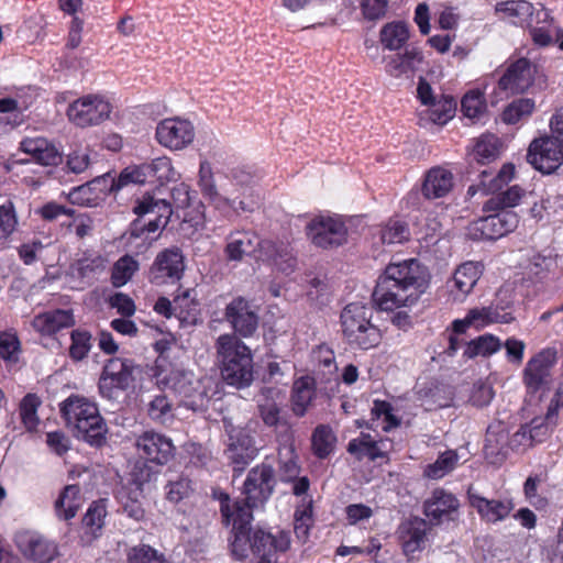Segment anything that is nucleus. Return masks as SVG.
<instances>
[{
  "instance_id": "44",
  "label": "nucleus",
  "mask_w": 563,
  "mask_h": 563,
  "mask_svg": "<svg viewBox=\"0 0 563 563\" xmlns=\"http://www.w3.org/2000/svg\"><path fill=\"white\" fill-rule=\"evenodd\" d=\"M536 101L531 98H518L510 102L503 111L501 119L507 124H517L532 115Z\"/></svg>"
},
{
  "instance_id": "38",
  "label": "nucleus",
  "mask_w": 563,
  "mask_h": 563,
  "mask_svg": "<svg viewBox=\"0 0 563 563\" xmlns=\"http://www.w3.org/2000/svg\"><path fill=\"white\" fill-rule=\"evenodd\" d=\"M81 504L79 486L68 485L55 501L56 515L59 519L69 520L76 516Z\"/></svg>"
},
{
  "instance_id": "29",
  "label": "nucleus",
  "mask_w": 563,
  "mask_h": 563,
  "mask_svg": "<svg viewBox=\"0 0 563 563\" xmlns=\"http://www.w3.org/2000/svg\"><path fill=\"white\" fill-rule=\"evenodd\" d=\"M263 240L251 231H234L227 236L224 249L229 261L241 262L244 256H253L256 260L257 250Z\"/></svg>"
},
{
  "instance_id": "26",
  "label": "nucleus",
  "mask_w": 563,
  "mask_h": 563,
  "mask_svg": "<svg viewBox=\"0 0 563 563\" xmlns=\"http://www.w3.org/2000/svg\"><path fill=\"white\" fill-rule=\"evenodd\" d=\"M19 150L42 166H55L62 162V154L56 145L42 136L23 139Z\"/></svg>"
},
{
  "instance_id": "17",
  "label": "nucleus",
  "mask_w": 563,
  "mask_h": 563,
  "mask_svg": "<svg viewBox=\"0 0 563 563\" xmlns=\"http://www.w3.org/2000/svg\"><path fill=\"white\" fill-rule=\"evenodd\" d=\"M512 320L510 312L497 305H489L470 309L464 319L453 321L452 328L455 333H464L470 327L483 329L493 323H509Z\"/></svg>"
},
{
  "instance_id": "33",
  "label": "nucleus",
  "mask_w": 563,
  "mask_h": 563,
  "mask_svg": "<svg viewBox=\"0 0 563 563\" xmlns=\"http://www.w3.org/2000/svg\"><path fill=\"white\" fill-rule=\"evenodd\" d=\"M146 181L147 177L143 164L139 166H129L124 168L120 173L118 178L112 177L110 173H106L104 175L92 179V183L95 184H109V191H118L130 184L142 185L145 184Z\"/></svg>"
},
{
  "instance_id": "32",
  "label": "nucleus",
  "mask_w": 563,
  "mask_h": 563,
  "mask_svg": "<svg viewBox=\"0 0 563 563\" xmlns=\"http://www.w3.org/2000/svg\"><path fill=\"white\" fill-rule=\"evenodd\" d=\"M400 539L406 555H411L424 548L427 523L422 519H413L400 527Z\"/></svg>"
},
{
  "instance_id": "31",
  "label": "nucleus",
  "mask_w": 563,
  "mask_h": 563,
  "mask_svg": "<svg viewBox=\"0 0 563 563\" xmlns=\"http://www.w3.org/2000/svg\"><path fill=\"white\" fill-rule=\"evenodd\" d=\"M508 440V432L501 422L488 427L484 452L490 463L497 464L505 460L507 455V444L509 445Z\"/></svg>"
},
{
  "instance_id": "20",
  "label": "nucleus",
  "mask_w": 563,
  "mask_h": 563,
  "mask_svg": "<svg viewBox=\"0 0 563 563\" xmlns=\"http://www.w3.org/2000/svg\"><path fill=\"white\" fill-rule=\"evenodd\" d=\"M537 68L527 58H520L509 65L506 73L498 81L501 90L509 91L511 95L526 92L534 82Z\"/></svg>"
},
{
  "instance_id": "41",
  "label": "nucleus",
  "mask_w": 563,
  "mask_h": 563,
  "mask_svg": "<svg viewBox=\"0 0 563 563\" xmlns=\"http://www.w3.org/2000/svg\"><path fill=\"white\" fill-rule=\"evenodd\" d=\"M143 497V492L140 488L123 487L120 492L123 511L135 521H141L145 518V509L142 503Z\"/></svg>"
},
{
  "instance_id": "13",
  "label": "nucleus",
  "mask_w": 563,
  "mask_h": 563,
  "mask_svg": "<svg viewBox=\"0 0 563 563\" xmlns=\"http://www.w3.org/2000/svg\"><path fill=\"white\" fill-rule=\"evenodd\" d=\"M155 137L167 150L183 151L194 143L196 129L188 119L180 117L167 118L157 124Z\"/></svg>"
},
{
  "instance_id": "6",
  "label": "nucleus",
  "mask_w": 563,
  "mask_h": 563,
  "mask_svg": "<svg viewBox=\"0 0 563 563\" xmlns=\"http://www.w3.org/2000/svg\"><path fill=\"white\" fill-rule=\"evenodd\" d=\"M372 308L353 302L345 306L341 312V328L346 342L361 350L376 347L383 338L380 329L373 323Z\"/></svg>"
},
{
  "instance_id": "61",
  "label": "nucleus",
  "mask_w": 563,
  "mask_h": 563,
  "mask_svg": "<svg viewBox=\"0 0 563 563\" xmlns=\"http://www.w3.org/2000/svg\"><path fill=\"white\" fill-rule=\"evenodd\" d=\"M20 353V341L13 332H0V356L8 362H16Z\"/></svg>"
},
{
  "instance_id": "11",
  "label": "nucleus",
  "mask_w": 563,
  "mask_h": 563,
  "mask_svg": "<svg viewBox=\"0 0 563 563\" xmlns=\"http://www.w3.org/2000/svg\"><path fill=\"white\" fill-rule=\"evenodd\" d=\"M527 161L542 174H552L563 165V144L545 133L531 141Z\"/></svg>"
},
{
  "instance_id": "48",
  "label": "nucleus",
  "mask_w": 563,
  "mask_h": 563,
  "mask_svg": "<svg viewBox=\"0 0 563 563\" xmlns=\"http://www.w3.org/2000/svg\"><path fill=\"white\" fill-rule=\"evenodd\" d=\"M459 463V455L453 450L441 453L434 463L424 470V476L431 479H440L452 472Z\"/></svg>"
},
{
  "instance_id": "55",
  "label": "nucleus",
  "mask_w": 563,
  "mask_h": 563,
  "mask_svg": "<svg viewBox=\"0 0 563 563\" xmlns=\"http://www.w3.org/2000/svg\"><path fill=\"white\" fill-rule=\"evenodd\" d=\"M41 405L40 398L35 394H27L20 404V416L30 431L34 430L38 424L37 409Z\"/></svg>"
},
{
  "instance_id": "36",
  "label": "nucleus",
  "mask_w": 563,
  "mask_h": 563,
  "mask_svg": "<svg viewBox=\"0 0 563 563\" xmlns=\"http://www.w3.org/2000/svg\"><path fill=\"white\" fill-rule=\"evenodd\" d=\"M385 446V442L380 441L378 443L369 434L362 433L358 439L349 442L347 451L355 455L357 460L368 457L371 461H376L378 459H386Z\"/></svg>"
},
{
  "instance_id": "53",
  "label": "nucleus",
  "mask_w": 563,
  "mask_h": 563,
  "mask_svg": "<svg viewBox=\"0 0 563 563\" xmlns=\"http://www.w3.org/2000/svg\"><path fill=\"white\" fill-rule=\"evenodd\" d=\"M334 443L335 437L328 426L321 424L316 428L312 434V449L318 457H327L332 452Z\"/></svg>"
},
{
  "instance_id": "34",
  "label": "nucleus",
  "mask_w": 563,
  "mask_h": 563,
  "mask_svg": "<svg viewBox=\"0 0 563 563\" xmlns=\"http://www.w3.org/2000/svg\"><path fill=\"white\" fill-rule=\"evenodd\" d=\"M457 508V499L443 489H435L432 496L424 503L426 516L437 522L440 521L442 516L455 511Z\"/></svg>"
},
{
  "instance_id": "51",
  "label": "nucleus",
  "mask_w": 563,
  "mask_h": 563,
  "mask_svg": "<svg viewBox=\"0 0 563 563\" xmlns=\"http://www.w3.org/2000/svg\"><path fill=\"white\" fill-rule=\"evenodd\" d=\"M147 416L156 423H170L174 420L172 402L165 395L155 396L147 404Z\"/></svg>"
},
{
  "instance_id": "28",
  "label": "nucleus",
  "mask_w": 563,
  "mask_h": 563,
  "mask_svg": "<svg viewBox=\"0 0 563 563\" xmlns=\"http://www.w3.org/2000/svg\"><path fill=\"white\" fill-rule=\"evenodd\" d=\"M470 504L481 518L488 523H496L506 519L514 509L510 499H487L468 489Z\"/></svg>"
},
{
  "instance_id": "22",
  "label": "nucleus",
  "mask_w": 563,
  "mask_h": 563,
  "mask_svg": "<svg viewBox=\"0 0 563 563\" xmlns=\"http://www.w3.org/2000/svg\"><path fill=\"white\" fill-rule=\"evenodd\" d=\"M16 544L23 556L35 563H49L58 556L56 543L38 534H19Z\"/></svg>"
},
{
  "instance_id": "19",
  "label": "nucleus",
  "mask_w": 563,
  "mask_h": 563,
  "mask_svg": "<svg viewBox=\"0 0 563 563\" xmlns=\"http://www.w3.org/2000/svg\"><path fill=\"white\" fill-rule=\"evenodd\" d=\"M556 363V352L547 349L534 355L526 365L525 384L530 391H538L551 382V369Z\"/></svg>"
},
{
  "instance_id": "25",
  "label": "nucleus",
  "mask_w": 563,
  "mask_h": 563,
  "mask_svg": "<svg viewBox=\"0 0 563 563\" xmlns=\"http://www.w3.org/2000/svg\"><path fill=\"white\" fill-rule=\"evenodd\" d=\"M455 177L453 173L443 167L430 168L423 177L421 194L426 199H440L446 197L454 188Z\"/></svg>"
},
{
  "instance_id": "64",
  "label": "nucleus",
  "mask_w": 563,
  "mask_h": 563,
  "mask_svg": "<svg viewBox=\"0 0 563 563\" xmlns=\"http://www.w3.org/2000/svg\"><path fill=\"white\" fill-rule=\"evenodd\" d=\"M0 123L5 122L12 125H19L24 118L14 99H0Z\"/></svg>"
},
{
  "instance_id": "2",
  "label": "nucleus",
  "mask_w": 563,
  "mask_h": 563,
  "mask_svg": "<svg viewBox=\"0 0 563 563\" xmlns=\"http://www.w3.org/2000/svg\"><path fill=\"white\" fill-rule=\"evenodd\" d=\"M243 175L240 168L214 172L207 159L199 164L198 186L201 195L227 220L252 213L258 207V200L244 184Z\"/></svg>"
},
{
  "instance_id": "5",
  "label": "nucleus",
  "mask_w": 563,
  "mask_h": 563,
  "mask_svg": "<svg viewBox=\"0 0 563 563\" xmlns=\"http://www.w3.org/2000/svg\"><path fill=\"white\" fill-rule=\"evenodd\" d=\"M60 411L78 439L97 446L104 442L107 427L93 402L71 396L63 402Z\"/></svg>"
},
{
  "instance_id": "23",
  "label": "nucleus",
  "mask_w": 563,
  "mask_h": 563,
  "mask_svg": "<svg viewBox=\"0 0 563 563\" xmlns=\"http://www.w3.org/2000/svg\"><path fill=\"white\" fill-rule=\"evenodd\" d=\"M256 261L268 263L284 274H290L297 266V258L289 244L263 240L257 250Z\"/></svg>"
},
{
  "instance_id": "14",
  "label": "nucleus",
  "mask_w": 563,
  "mask_h": 563,
  "mask_svg": "<svg viewBox=\"0 0 563 563\" xmlns=\"http://www.w3.org/2000/svg\"><path fill=\"white\" fill-rule=\"evenodd\" d=\"M385 73L398 84L411 82L416 75L424 71L427 62L418 48H407L402 54L384 57Z\"/></svg>"
},
{
  "instance_id": "54",
  "label": "nucleus",
  "mask_w": 563,
  "mask_h": 563,
  "mask_svg": "<svg viewBox=\"0 0 563 563\" xmlns=\"http://www.w3.org/2000/svg\"><path fill=\"white\" fill-rule=\"evenodd\" d=\"M143 165L147 179L153 177L163 183L173 180L176 177L172 159L167 156L157 157L151 163Z\"/></svg>"
},
{
  "instance_id": "58",
  "label": "nucleus",
  "mask_w": 563,
  "mask_h": 563,
  "mask_svg": "<svg viewBox=\"0 0 563 563\" xmlns=\"http://www.w3.org/2000/svg\"><path fill=\"white\" fill-rule=\"evenodd\" d=\"M497 139L494 135L482 136L474 146V156L477 162L485 163L497 157Z\"/></svg>"
},
{
  "instance_id": "62",
  "label": "nucleus",
  "mask_w": 563,
  "mask_h": 563,
  "mask_svg": "<svg viewBox=\"0 0 563 563\" xmlns=\"http://www.w3.org/2000/svg\"><path fill=\"white\" fill-rule=\"evenodd\" d=\"M166 489V497L172 503H179L187 498L192 492L191 482L186 477L169 481Z\"/></svg>"
},
{
  "instance_id": "18",
  "label": "nucleus",
  "mask_w": 563,
  "mask_h": 563,
  "mask_svg": "<svg viewBox=\"0 0 563 563\" xmlns=\"http://www.w3.org/2000/svg\"><path fill=\"white\" fill-rule=\"evenodd\" d=\"M225 317L242 336L253 335L258 327V308L242 297L233 299L225 308Z\"/></svg>"
},
{
  "instance_id": "40",
  "label": "nucleus",
  "mask_w": 563,
  "mask_h": 563,
  "mask_svg": "<svg viewBox=\"0 0 563 563\" xmlns=\"http://www.w3.org/2000/svg\"><path fill=\"white\" fill-rule=\"evenodd\" d=\"M409 38L407 25L402 22H391L384 25L379 32L382 45L389 51L399 49Z\"/></svg>"
},
{
  "instance_id": "59",
  "label": "nucleus",
  "mask_w": 563,
  "mask_h": 563,
  "mask_svg": "<svg viewBox=\"0 0 563 563\" xmlns=\"http://www.w3.org/2000/svg\"><path fill=\"white\" fill-rule=\"evenodd\" d=\"M106 515V506L102 503H93L87 510L82 523L91 534L96 536L104 525Z\"/></svg>"
},
{
  "instance_id": "24",
  "label": "nucleus",
  "mask_w": 563,
  "mask_h": 563,
  "mask_svg": "<svg viewBox=\"0 0 563 563\" xmlns=\"http://www.w3.org/2000/svg\"><path fill=\"white\" fill-rule=\"evenodd\" d=\"M482 275V265L475 262H466L460 265L453 277L446 283L450 297L453 301H463L473 290Z\"/></svg>"
},
{
  "instance_id": "52",
  "label": "nucleus",
  "mask_w": 563,
  "mask_h": 563,
  "mask_svg": "<svg viewBox=\"0 0 563 563\" xmlns=\"http://www.w3.org/2000/svg\"><path fill=\"white\" fill-rule=\"evenodd\" d=\"M496 11L504 12L510 18H517L521 22H531L534 8L526 0H510L497 3Z\"/></svg>"
},
{
  "instance_id": "7",
  "label": "nucleus",
  "mask_w": 563,
  "mask_h": 563,
  "mask_svg": "<svg viewBox=\"0 0 563 563\" xmlns=\"http://www.w3.org/2000/svg\"><path fill=\"white\" fill-rule=\"evenodd\" d=\"M157 384L162 388L173 390L180 399V404L192 411L206 409L209 397L205 380L194 373L173 368L157 376Z\"/></svg>"
},
{
  "instance_id": "27",
  "label": "nucleus",
  "mask_w": 563,
  "mask_h": 563,
  "mask_svg": "<svg viewBox=\"0 0 563 563\" xmlns=\"http://www.w3.org/2000/svg\"><path fill=\"white\" fill-rule=\"evenodd\" d=\"M284 398V394L280 389L266 387L261 390L256 400L264 423L269 427L279 428L277 435L284 432L283 424H287L280 420V409Z\"/></svg>"
},
{
  "instance_id": "43",
  "label": "nucleus",
  "mask_w": 563,
  "mask_h": 563,
  "mask_svg": "<svg viewBox=\"0 0 563 563\" xmlns=\"http://www.w3.org/2000/svg\"><path fill=\"white\" fill-rule=\"evenodd\" d=\"M255 448L252 445V440L250 437L244 435L239 443L232 442L228 449V457L231 460L234 465L235 472H242L254 459Z\"/></svg>"
},
{
  "instance_id": "57",
  "label": "nucleus",
  "mask_w": 563,
  "mask_h": 563,
  "mask_svg": "<svg viewBox=\"0 0 563 563\" xmlns=\"http://www.w3.org/2000/svg\"><path fill=\"white\" fill-rule=\"evenodd\" d=\"M312 522V504L309 500L307 504L301 505L295 512L294 530L299 540L305 541L309 536V530Z\"/></svg>"
},
{
  "instance_id": "50",
  "label": "nucleus",
  "mask_w": 563,
  "mask_h": 563,
  "mask_svg": "<svg viewBox=\"0 0 563 563\" xmlns=\"http://www.w3.org/2000/svg\"><path fill=\"white\" fill-rule=\"evenodd\" d=\"M501 347V342L497 336L492 334H484L471 341L464 350V355L468 358L478 355L489 356Z\"/></svg>"
},
{
  "instance_id": "45",
  "label": "nucleus",
  "mask_w": 563,
  "mask_h": 563,
  "mask_svg": "<svg viewBox=\"0 0 563 563\" xmlns=\"http://www.w3.org/2000/svg\"><path fill=\"white\" fill-rule=\"evenodd\" d=\"M378 235L383 245L402 244L409 241L410 230L406 222L391 219L379 229Z\"/></svg>"
},
{
  "instance_id": "9",
  "label": "nucleus",
  "mask_w": 563,
  "mask_h": 563,
  "mask_svg": "<svg viewBox=\"0 0 563 563\" xmlns=\"http://www.w3.org/2000/svg\"><path fill=\"white\" fill-rule=\"evenodd\" d=\"M113 104L99 92H90L69 102L66 117L69 123L79 129L97 128L111 120Z\"/></svg>"
},
{
  "instance_id": "63",
  "label": "nucleus",
  "mask_w": 563,
  "mask_h": 563,
  "mask_svg": "<svg viewBox=\"0 0 563 563\" xmlns=\"http://www.w3.org/2000/svg\"><path fill=\"white\" fill-rule=\"evenodd\" d=\"M554 412L552 406H550L545 418H534L531 420L530 424L527 426L533 442H541L548 435L551 429L550 420Z\"/></svg>"
},
{
  "instance_id": "3",
  "label": "nucleus",
  "mask_w": 563,
  "mask_h": 563,
  "mask_svg": "<svg viewBox=\"0 0 563 563\" xmlns=\"http://www.w3.org/2000/svg\"><path fill=\"white\" fill-rule=\"evenodd\" d=\"M429 283V271L419 261L393 262L377 278L373 300L384 311L407 307L418 300Z\"/></svg>"
},
{
  "instance_id": "21",
  "label": "nucleus",
  "mask_w": 563,
  "mask_h": 563,
  "mask_svg": "<svg viewBox=\"0 0 563 563\" xmlns=\"http://www.w3.org/2000/svg\"><path fill=\"white\" fill-rule=\"evenodd\" d=\"M135 445L142 457L159 465L166 464L174 453L172 440L155 431L143 432Z\"/></svg>"
},
{
  "instance_id": "49",
  "label": "nucleus",
  "mask_w": 563,
  "mask_h": 563,
  "mask_svg": "<svg viewBox=\"0 0 563 563\" xmlns=\"http://www.w3.org/2000/svg\"><path fill=\"white\" fill-rule=\"evenodd\" d=\"M463 114L471 120H479L486 112L487 104L484 91L472 89L464 95L461 101Z\"/></svg>"
},
{
  "instance_id": "12",
  "label": "nucleus",
  "mask_w": 563,
  "mask_h": 563,
  "mask_svg": "<svg viewBox=\"0 0 563 563\" xmlns=\"http://www.w3.org/2000/svg\"><path fill=\"white\" fill-rule=\"evenodd\" d=\"M134 364L130 360L110 358L99 378L100 394L107 399H117L119 394L130 388L134 382Z\"/></svg>"
},
{
  "instance_id": "30",
  "label": "nucleus",
  "mask_w": 563,
  "mask_h": 563,
  "mask_svg": "<svg viewBox=\"0 0 563 563\" xmlns=\"http://www.w3.org/2000/svg\"><path fill=\"white\" fill-rule=\"evenodd\" d=\"M283 428L284 432L277 435L279 471L283 481H294L299 474V466L295 456L292 431L288 424H283Z\"/></svg>"
},
{
  "instance_id": "4",
  "label": "nucleus",
  "mask_w": 563,
  "mask_h": 563,
  "mask_svg": "<svg viewBox=\"0 0 563 563\" xmlns=\"http://www.w3.org/2000/svg\"><path fill=\"white\" fill-rule=\"evenodd\" d=\"M214 349L224 382L238 388L246 387L253 382L252 352L235 334L220 335Z\"/></svg>"
},
{
  "instance_id": "10",
  "label": "nucleus",
  "mask_w": 563,
  "mask_h": 563,
  "mask_svg": "<svg viewBox=\"0 0 563 563\" xmlns=\"http://www.w3.org/2000/svg\"><path fill=\"white\" fill-rule=\"evenodd\" d=\"M306 234L314 246L329 250L345 244L349 230L339 217L320 214L307 223Z\"/></svg>"
},
{
  "instance_id": "15",
  "label": "nucleus",
  "mask_w": 563,
  "mask_h": 563,
  "mask_svg": "<svg viewBox=\"0 0 563 563\" xmlns=\"http://www.w3.org/2000/svg\"><path fill=\"white\" fill-rule=\"evenodd\" d=\"M519 223V218L511 210L498 211L481 218L468 227V235L473 240H496L512 232Z\"/></svg>"
},
{
  "instance_id": "8",
  "label": "nucleus",
  "mask_w": 563,
  "mask_h": 563,
  "mask_svg": "<svg viewBox=\"0 0 563 563\" xmlns=\"http://www.w3.org/2000/svg\"><path fill=\"white\" fill-rule=\"evenodd\" d=\"M133 211L137 219L131 225V238H144L150 241L157 239L159 234L151 235L162 231L173 214L170 203L166 199L150 194L142 196L136 201Z\"/></svg>"
},
{
  "instance_id": "35",
  "label": "nucleus",
  "mask_w": 563,
  "mask_h": 563,
  "mask_svg": "<svg viewBox=\"0 0 563 563\" xmlns=\"http://www.w3.org/2000/svg\"><path fill=\"white\" fill-rule=\"evenodd\" d=\"M32 324L36 331L49 334L73 325L74 317L69 310H54L36 316Z\"/></svg>"
},
{
  "instance_id": "56",
  "label": "nucleus",
  "mask_w": 563,
  "mask_h": 563,
  "mask_svg": "<svg viewBox=\"0 0 563 563\" xmlns=\"http://www.w3.org/2000/svg\"><path fill=\"white\" fill-rule=\"evenodd\" d=\"M18 217L12 201L8 200L0 206V243H4L15 231Z\"/></svg>"
},
{
  "instance_id": "46",
  "label": "nucleus",
  "mask_w": 563,
  "mask_h": 563,
  "mask_svg": "<svg viewBox=\"0 0 563 563\" xmlns=\"http://www.w3.org/2000/svg\"><path fill=\"white\" fill-rule=\"evenodd\" d=\"M455 110L456 102L454 99L449 96H442L429 104L427 115L434 124L444 125L454 117Z\"/></svg>"
},
{
  "instance_id": "1",
  "label": "nucleus",
  "mask_w": 563,
  "mask_h": 563,
  "mask_svg": "<svg viewBox=\"0 0 563 563\" xmlns=\"http://www.w3.org/2000/svg\"><path fill=\"white\" fill-rule=\"evenodd\" d=\"M274 470L262 464L252 468L244 482L245 500L231 504L228 495L221 500L223 521L233 526L232 553L242 560L252 553L255 563H277L276 553L285 552L290 544L289 534L278 531L276 534L255 530L251 532L252 509L263 505L272 495L275 486Z\"/></svg>"
},
{
  "instance_id": "37",
  "label": "nucleus",
  "mask_w": 563,
  "mask_h": 563,
  "mask_svg": "<svg viewBox=\"0 0 563 563\" xmlns=\"http://www.w3.org/2000/svg\"><path fill=\"white\" fill-rule=\"evenodd\" d=\"M314 384L310 377H301L294 383L291 406L296 416L302 417L314 398Z\"/></svg>"
},
{
  "instance_id": "60",
  "label": "nucleus",
  "mask_w": 563,
  "mask_h": 563,
  "mask_svg": "<svg viewBox=\"0 0 563 563\" xmlns=\"http://www.w3.org/2000/svg\"><path fill=\"white\" fill-rule=\"evenodd\" d=\"M91 335L87 331L75 330L71 333V345L69 347L70 356L76 361H81L87 356L91 347Z\"/></svg>"
},
{
  "instance_id": "42",
  "label": "nucleus",
  "mask_w": 563,
  "mask_h": 563,
  "mask_svg": "<svg viewBox=\"0 0 563 563\" xmlns=\"http://www.w3.org/2000/svg\"><path fill=\"white\" fill-rule=\"evenodd\" d=\"M523 196L519 186H511L489 198L484 205V211H503L516 207Z\"/></svg>"
},
{
  "instance_id": "47",
  "label": "nucleus",
  "mask_w": 563,
  "mask_h": 563,
  "mask_svg": "<svg viewBox=\"0 0 563 563\" xmlns=\"http://www.w3.org/2000/svg\"><path fill=\"white\" fill-rule=\"evenodd\" d=\"M140 269V263L131 255H123L112 267L111 282L114 287L124 286Z\"/></svg>"
},
{
  "instance_id": "39",
  "label": "nucleus",
  "mask_w": 563,
  "mask_h": 563,
  "mask_svg": "<svg viewBox=\"0 0 563 563\" xmlns=\"http://www.w3.org/2000/svg\"><path fill=\"white\" fill-rule=\"evenodd\" d=\"M106 269V262L101 256H85L70 265V274L87 284L93 282Z\"/></svg>"
},
{
  "instance_id": "16",
  "label": "nucleus",
  "mask_w": 563,
  "mask_h": 563,
  "mask_svg": "<svg viewBox=\"0 0 563 563\" xmlns=\"http://www.w3.org/2000/svg\"><path fill=\"white\" fill-rule=\"evenodd\" d=\"M185 261L178 247L165 249L159 252L148 272V279L156 286L174 284L184 275Z\"/></svg>"
}]
</instances>
